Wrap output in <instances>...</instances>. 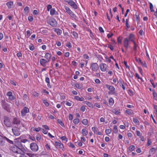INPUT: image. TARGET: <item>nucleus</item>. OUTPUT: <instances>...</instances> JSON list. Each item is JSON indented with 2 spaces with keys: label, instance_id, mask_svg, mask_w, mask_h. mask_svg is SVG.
Wrapping results in <instances>:
<instances>
[{
  "label": "nucleus",
  "instance_id": "1",
  "mask_svg": "<svg viewBox=\"0 0 157 157\" xmlns=\"http://www.w3.org/2000/svg\"><path fill=\"white\" fill-rule=\"evenodd\" d=\"M105 86L106 88L109 90L108 92V94L109 95L117 96V94L115 91V88L113 86L106 84Z\"/></svg>",
  "mask_w": 157,
  "mask_h": 157
},
{
  "label": "nucleus",
  "instance_id": "2",
  "mask_svg": "<svg viewBox=\"0 0 157 157\" xmlns=\"http://www.w3.org/2000/svg\"><path fill=\"white\" fill-rule=\"evenodd\" d=\"M10 150H11L14 153H16L17 157V155H19L20 154L22 153H24L22 151L17 145H13L10 147Z\"/></svg>",
  "mask_w": 157,
  "mask_h": 157
},
{
  "label": "nucleus",
  "instance_id": "3",
  "mask_svg": "<svg viewBox=\"0 0 157 157\" xmlns=\"http://www.w3.org/2000/svg\"><path fill=\"white\" fill-rule=\"evenodd\" d=\"M90 68L93 72H100L99 66L97 63H91Z\"/></svg>",
  "mask_w": 157,
  "mask_h": 157
},
{
  "label": "nucleus",
  "instance_id": "4",
  "mask_svg": "<svg viewBox=\"0 0 157 157\" xmlns=\"http://www.w3.org/2000/svg\"><path fill=\"white\" fill-rule=\"evenodd\" d=\"M47 23L52 27H56L57 25V22L53 18H50L47 20Z\"/></svg>",
  "mask_w": 157,
  "mask_h": 157
},
{
  "label": "nucleus",
  "instance_id": "5",
  "mask_svg": "<svg viewBox=\"0 0 157 157\" xmlns=\"http://www.w3.org/2000/svg\"><path fill=\"white\" fill-rule=\"evenodd\" d=\"M2 106V108L8 112L10 111V105L5 102V101L2 100L1 102Z\"/></svg>",
  "mask_w": 157,
  "mask_h": 157
},
{
  "label": "nucleus",
  "instance_id": "6",
  "mask_svg": "<svg viewBox=\"0 0 157 157\" xmlns=\"http://www.w3.org/2000/svg\"><path fill=\"white\" fill-rule=\"evenodd\" d=\"M64 8L67 13L71 17L75 19L77 17L76 15L67 6H65Z\"/></svg>",
  "mask_w": 157,
  "mask_h": 157
},
{
  "label": "nucleus",
  "instance_id": "7",
  "mask_svg": "<svg viewBox=\"0 0 157 157\" xmlns=\"http://www.w3.org/2000/svg\"><path fill=\"white\" fill-rule=\"evenodd\" d=\"M30 148L33 152H36L39 149L38 146L36 144L32 143L30 144Z\"/></svg>",
  "mask_w": 157,
  "mask_h": 157
},
{
  "label": "nucleus",
  "instance_id": "8",
  "mask_svg": "<svg viewBox=\"0 0 157 157\" xmlns=\"http://www.w3.org/2000/svg\"><path fill=\"white\" fill-rule=\"evenodd\" d=\"M49 62L44 58H41L40 59V65L43 67H46L48 64Z\"/></svg>",
  "mask_w": 157,
  "mask_h": 157
},
{
  "label": "nucleus",
  "instance_id": "9",
  "mask_svg": "<svg viewBox=\"0 0 157 157\" xmlns=\"http://www.w3.org/2000/svg\"><path fill=\"white\" fill-rule=\"evenodd\" d=\"M4 119V123L6 126L8 127H10L11 123L10 121L9 118L7 117H5Z\"/></svg>",
  "mask_w": 157,
  "mask_h": 157
},
{
  "label": "nucleus",
  "instance_id": "10",
  "mask_svg": "<svg viewBox=\"0 0 157 157\" xmlns=\"http://www.w3.org/2000/svg\"><path fill=\"white\" fill-rule=\"evenodd\" d=\"M16 144L18 147L24 153H25L26 150L22 145L21 141H17L16 142Z\"/></svg>",
  "mask_w": 157,
  "mask_h": 157
},
{
  "label": "nucleus",
  "instance_id": "11",
  "mask_svg": "<svg viewBox=\"0 0 157 157\" xmlns=\"http://www.w3.org/2000/svg\"><path fill=\"white\" fill-rule=\"evenodd\" d=\"M100 70L102 72H105L106 71L107 65L106 63H101L99 65Z\"/></svg>",
  "mask_w": 157,
  "mask_h": 157
},
{
  "label": "nucleus",
  "instance_id": "12",
  "mask_svg": "<svg viewBox=\"0 0 157 157\" xmlns=\"http://www.w3.org/2000/svg\"><path fill=\"white\" fill-rule=\"evenodd\" d=\"M12 131L13 134L16 136L20 135L21 133L19 128H12Z\"/></svg>",
  "mask_w": 157,
  "mask_h": 157
},
{
  "label": "nucleus",
  "instance_id": "13",
  "mask_svg": "<svg viewBox=\"0 0 157 157\" xmlns=\"http://www.w3.org/2000/svg\"><path fill=\"white\" fill-rule=\"evenodd\" d=\"M29 112V109L27 107H25L21 111V115L22 116H25L26 115V113Z\"/></svg>",
  "mask_w": 157,
  "mask_h": 157
},
{
  "label": "nucleus",
  "instance_id": "14",
  "mask_svg": "<svg viewBox=\"0 0 157 157\" xmlns=\"http://www.w3.org/2000/svg\"><path fill=\"white\" fill-rule=\"evenodd\" d=\"M128 39L129 41H130L132 42V43L135 42V35L132 33H130L128 36Z\"/></svg>",
  "mask_w": 157,
  "mask_h": 157
},
{
  "label": "nucleus",
  "instance_id": "15",
  "mask_svg": "<svg viewBox=\"0 0 157 157\" xmlns=\"http://www.w3.org/2000/svg\"><path fill=\"white\" fill-rule=\"evenodd\" d=\"M52 54L51 53L47 52L45 53L44 56V59L48 60L49 62L51 59Z\"/></svg>",
  "mask_w": 157,
  "mask_h": 157
},
{
  "label": "nucleus",
  "instance_id": "16",
  "mask_svg": "<svg viewBox=\"0 0 157 157\" xmlns=\"http://www.w3.org/2000/svg\"><path fill=\"white\" fill-rule=\"evenodd\" d=\"M129 41L128 40V38H125L123 40V44L124 47L126 49H127L129 46Z\"/></svg>",
  "mask_w": 157,
  "mask_h": 157
},
{
  "label": "nucleus",
  "instance_id": "17",
  "mask_svg": "<svg viewBox=\"0 0 157 157\" xmlns=\"http://www.w3.org/2000/svg\"><path fill=\"white\" fill-rule=\"evenodd\" d=\"M68 4L75 9H77L78 8L77 5L72 0L68 3Z\"/></svg>",
  "mask_w": 157,
  "mask_h": 157
},
{
  "label": "nucleus",
  "instance_id": "18",
  "mask_svg": "<svg viewBox=\"0 0 157 157\" xmlns=\"http://www.w3.org/2000/svg\"><path fill=\"white\" fill-rule=\"evenodd\" d=\"M21 121L19 118H14L13 120V123L14 124L18 125L20 123Z\"/></svg>",
  "mask_w": 157,
  "mask_h": 157
},
{
  "label": "nucleus",
  "instance_id": "19",
  "mask_svg": "<svg viewBox=\"0 0 157 157\" xmlns=\"http://www.w3.org/2000/svg\"><path fill=\"white\" fill-rule=\"evenodd\" d=\"M54 31L58 36L60 35L62 33V30L59 28H55L54 29Z\"/></svg>",
  "mask_w": 157,
  "mask_h": 157
},
{
  "label": "nucleus",
  "instance_id": "20",
  "mask_svg": "<svg viewBox=\"0 0 157 157\" xmlns=\"http://www.w3.org/2000/svg\"><path fill=\"white\" fill-rule=\"evenodd\" d=\"M70 33L75 39H77L78 38V34L75 31H71Z\"/></svg>",
  "mask_w": 157,
  "mask_h": 157
},
{
  "label": "nucleus",
  "instance_id": "21",
  "mask_svg": "<svg viewBox=\"0 0 157 157\" xmlns=\"http://www.w3.org/2000/svg\"><path fill=\"white\" fill-rule=\"evenodd\" d=\"M6 5L9 9H11L13 7V2L12 1L8 2L6 3Z\"/></svg>",
  "mask_w": 157,
  "mask_h": 157
},
{
  "label": "nucleus",
  "instance_id": "22",
  "mask_svg": "<svg viewBox=\"0 0 157 157\" xmlns=\"http://www.w3.org/2000/svg\"><path fill=\"white\" fill-rule=\"evenodd\" d=\"M50 14L51 15L53 16L54 15H58V13L55 10V8H52L50 10Z\"/></svg>",
  "mask_w": 157,
  "mask_h": 157
},
{
  "label": "nucleus",
  "instance_id": "23",
  "mask_svg": "<svg viewBox=\"0 0 157 157\" xmlns=\"http://www.w3.org/2000/svg\"><path fill=\"white\" fill-rule=\"evenodd\" d=\"M5 144V140L4 137H0V146H4Z\"/></svg>",
  "mask_w": 157,
  "mask_h": 157
},
{
  "label": "nucleus",
  "instance_id": "24",
  "mask_svg": "<svg viewBox=\"0 0 157 157\" xmlns=\"http://www.w3.org/2000/svg\"><path fill=\"white\" fill-rule=\"evenodd\" d=\"M55 145L57 147L63 149L64 148L63 144L59 142H56Z\"/></svg>",
  "mask_w": 157,
  "mask_h": 157
},
{
  "label": "nucleus",
  "instance_id": "25",
  "mask_svg": "<svg viewBox=\"0 0 157 157\" xmlns=\"http://www.w3.org/2000/svg\"><path fill=\"white\" fill-rule=\"evenodd\" d=\"M45 81L47 83L48 87L49 88H51V86L50 83V79L48 77H46L45 78Z\"/></svg>",
  "mask_w": 157,
  "mask_h": 157
},
{
  "label": "nucleus",
  "instance_id": "26",
  "mask_svg": "<svg viewBox=\"0 0 157 157\" xmlns=\"http://www.w3.org/2000/svg\"><path fill=\"white\" fill-rule=\"evenodd\" d=\"M74 99L78 101H84L85 100L84 98L83 97H80L78 96H75L74 97Z\"/></svg>",
  "mask_w": 157,
  "mask_h": 157
},
{
  "label": "nucleus",
  "instance_id": "27",
  "mask_svg": "<svg viewBox=\"0 0 157 157\" xmlns=\"http://www.w3.org/2000/svg\"><path fill=\"white\" fill-rule=\"evenodd\" d=\"M133 49L134 51L135 54L137 52V48L138 47V45L136 43V42L133 43Z\"/></svg>",
  "mask_w": 157,
  "mask_h": 157
},
{
  "label": "nucleus",
  "instance_id": "28",
  "mask_svg": "<svg viewBox=\"0 0 157 157\" xmlns=\"http://www.w3.org/2000/svg\"><path fill=\"white\" fill-rule=\"evenodd\" d=\"M114 101L113 99L111 97L109 98V103L110 106H112L114 103Z\"/></svg>",
  "mask_w": 157,
  "mask_h": 157
},
{
  "label": "nucleus",
  "instance_id": "29",
  "mask_svg": "<svg viewBox=\"0 0 157 157\" xmlns=\"http://www.w3.org/2000/svg\"><path fill=\"white\" fill-rule=\"evenodd\" d=\"M135 16L136 18V21L138 23L140 22V21L139 15L138 14V13L137 12H136L135 14Z\"/></svg>",
  "mask_w": 157,
  "mask_h": 157
},
{
  "label": "nucleus",
  "instance_id": "30",
  "mask_svg": "<svg viewBox=\"0 0 157 157\" xmlns=\"http://www.w3.org/2000/svg\"><path fill=\"white\" fill-rule=\"evenodd\" d=\"M112 112L115 115H117L119 114L121 112L120 110H117L115 109H113L112 110Z\"/></svg>",
  "mask_w": 157,
  "mask_h": 157
},
{
  "label": "nucleus",
  "instance_id": "31",
  "mask_svg": "<svg viewBox=\"0 0 157 157\" xmlns=\"http://www.w3.org/2000/svg\"><path fill=\"white\" fill-rule=\"evenodd\" d=\"M29 8L28 6H26L24 10V13L25 14H27L29 13Z\"/></svg>",
  "mask_w": 157,
  "mask_h": 157
},
{
  "label": "nucleus",
  "instance_id": "32",
  "mask_svg": "<svg viewBox=\"0 0 157 157\" xmlns=\"http://www.w3.org/2000/svg\"><path fill=\"white\" fill-rule=\"evenodd\" d=\"M83 103L86 104L90 107H93V104L90 102L87 101H84Z\"/></svg>",
  "mask_w": 157,
  "mask_h": 157
},
{
  "label": "nucleus",
  "instance_id": "33",
  "mask_svg": "<svg viewBox=\"0 0 157 157\" xmlns=\"http://www.w3.org/2000/svg\"><path fill=\"white\" fill-rule=\"evenodd\" d=\"M135 148V146L134 145H132L130 146L128 148V151L131 152L134 150Z\"/></svg>",
  "mask_w": 157,
  "mask_h": 157
},
{
  "label": "nucleus",
  "instance_id": "34",
  "mask_svg": "<svg viewBox=\"0 0 157 157\" xmlns=\"http://www.w3.org/2000/svg\"><path fill=\"white\" fill-rule=\"evenodd\" d=\"M135 76L136 78H137L138 79H140L141 80V82H144V80L142 78L140 77L139 75L137 73H135Z\"/></svg>",
  "mask_w": 157,
  "mask_h": 157
},
{
  "label": "nucleus",
  "instance_id": "35",
  "mask_svg": "<svg viewBox=\"0 0 157 157\" xmlns=\"http://www.w3.org/2000/svg\"><path fill=\"white\" fill-rule=\"evenodd\" d=\"M23 137L22 136H21L19 138V139H20V141L21 143H25L28 141V140L26 139H22V138Z\"/></svg>",
  "mask_w": 157,
  "mask_h": 157
},
{
  "label": "nucleus",
  "instance_id": "36",
  "mask_svg": "<svg viewBox=\"0 0 157 157\" xmlns=\"http://www.w3.org/2000/svg\"><path fill=\"white\" fill-rule=\"evenodd\" d=\"M125 113L129 115H133L134 114L132 110L129 109L126 110Z\"/></svg>",
  "mask_w": 157,
  "mask_h": 157
},
{
  "label": "nucleus",
  "instance_id": "37",
  "mask_svg": "<svg viewBox=\"0 0 157 157\" xmlns=\"http://www.w3.org/2000/svg\"><path fill=\"white\" fill-rule=\"evenodd\" d=\"M75 87L77 89H80L82 88V86L80 85L78 83H76V84H75Z\"/></svg>",
  "mask_w": 157,
  "mask_h": 157
},
{
  "label": "nucleus",
  "instance_id": "38",
  "mask_svg": "<svg viewBox=\"0 0 157 157\" xmlns=\"http://www.w3.org/2000/svg\"><path fill=\"white\" fill-rule=\"evenodd\" d=\"M133 120L134 123H135L136 124H139V121L137 119L134 117L133 118Z\"/></svg>",
  "mask_w": 157,
  "mask_h": 157
},
{
  "label": "nucleus",
  "instance_id": "39",
  "mask_svg": "<svg viewBox=\"0 0 157 157\" xmlns=\"http://www.w3.org/2000/svg\"><path fill=\"white\" fill-rule=\"evenodd\" d=\"M129 19H127L125 21V25L126 26V29H128L130 28V25L128 23Z\"/></svg>",
  "mask_w": 157,
  "mask_h": 157
},
{
  "label": "nucleus",
  "instance_id": "40",
  "mask_svg": "<svg viewBox=\"0 0 157 157\" xmlns=\"http://www.w3.org/2000/svg\"><path fill=\"white\" fill-rule=\"evenodd\" d=\"M82 132L83 135L84 136H86L88 133V131L84 128L82 129Z\"/></svg>",
  "mask_w": 157,
  "mask_h": 157
},
{
  "label": "nucleus",
  "instance_id": "41",
  "mask_svg": "<svg viewBox=\"0 0 157 157\" xmlns=\"http://www.w3.org/2000/svg\"><path fill=\"white\" fill-rule=\"evenodd\" d=\"M32 95L35 97H37L39 96V94L35 91L33 92L32 93Z\"/></svg>",
  "mask_w": 157,
  "mask_h": 157
},
{
  "label": "nucleus",
  "instance_id": "42",
  "mask_svg": "<svg viewBox=\"0 0 157 157\" xmlns=\"http://www.w3.org/2000/svg\"><path fill=\"white\" fill-rule=\"evenodd\" d=\"M156 151V149L154 147L152 148L149 151V152L151 154H155Z\"/></svg>",
  "mask_w": 157,
  "mask_h": 157
},
{
  "label": "nucleus",
  "instance_id": "43",
  "mask_svg": "<svg viewBox=\"0 0 157 157\" xmlns=\"http://www.w3.org/2000/svg\"><path fill=\"white\" fill-rule=\"evenodd\" d=\"M60 98L61 100H64L65 99L66 97L64 93H62L60 94Z\"/></svg>",
  "mask_w": 157,
  "mask_h": 157
},
{
  "label": "nucleus",
  "instance_id": "44",
  "mask_svg": "<svg viewBox=\"0 0 157 157\" xmlns=\"http://www.w3.org/2000/svg\"><path fill=\"white\" fill-rule=\"evenodd\" d=\"M140 63L143 67H144L146 68H147V66L145 61H144V62L142 61Z\"/></svg>",
  "mask_w": 157,
  "mask_h": 157
},
{
  "label": "nucleus",
  "instance_id": "45",
  "mask_svg": "<svg viewBox=\"0 0 157 157\" xmlns=\"http://www.w3.org/2000/svg\"><path fill=\"white\" fill-rule=\"evenodd\" d=\"M82 124L85 125H87L88 124V120L85 119H83L82 120Z\"/></svg>",
  "mask_w": 157,
  "mask_h": 157
},
{
  "label": "nucleus",
  "instance_id": "46",
  "mask_svg": "<svg viewBox=\"0 0 157 157\" xmlns=\"http://www.w3.org/2000/svg\"><path fill=\"white\" fill-rule=\"evenodd\" d=\"M49 128H44L42 129V132L44 134H47L48 133L47 130H49Z\"/></svg>",
  "mask_w": 157,
  "mask_h": 157
},
{
  "label": "nucleus",
  "instance_id": "47",
  "mask_svg": "<svg viewBox=\"0 0 157 157\" xmlns=\"http://www.w3.org/2000/svg\"><path fill=\"white\" fill-rule=\"evenodd\" d=\"M96 73L94 75V76L98 78H100L101 75L100 74V72H96Z\"/></svg>",
  "mask_w": 157,
  "mask_h": 157
},
{
  "label": "nucleus",
  "instance_id": "48",
  "mask_svg": "<svg viewBox=\"0 0 157 157\" xmlns=\"http://www.w3.org/2000/svg\"><path fill=\"white\" fill-rule=\"evenodd\" d=\"M5 140H6L7 142H8L9 143L11 144H13V142L9 139L8 138H7L6 137H4Z\"/></svg>",
  "mask_w": 157,
  "mask_h": 157
},
{
  "label": "nucleus",
  "instance_id": "49",
  "mask_svg": "<svg viewBox=\"0 0 157 157\" xmlns=\"http://www.w3.org/2000/svg\"><path fill=\"white\" fill-rule=\"evenodd\" d=\"M79 119L78 118H76L75 119L73 120V123L75 124H77L79 122Z\"/></svg>",
  "mask_w": 157,
  "mask_h": 157
},
{
  "label": "nucleus",
  "instance_id": "50",
  "mask_svg": "<svg viewBox=\"0 0 157 157\" xmlns=\"http://www.w3.org/2000/svg\"><path fill=\"white\" fill-rule=\"evenodd\" d=\"M43 103L46 106L48 107L49 106V103L46 100H43Z\"/></svg>",
  "mask_w": 157,
  "mask_h": 157
},
{
  "label": "nucleus",
  "instance_id": "51",
  "mask_svg": "<svg viewBox=\"0 0 157 157\" xmlns=\"http://www.w3.org/2000/svg\"><path fill=\"white\" fill-rule=\"evenodd\" d=\"M41 136L39 134H37L36 136V139L38 141H40L41 140Z\"/></svg>",
  "mask_w": 157,
  "mask_h": 157
},
{
  "label": "nucleus",
  "instance_id": "52",
  "mask_svg": "<svg viewBox=\"0 0 157 157\" xmlns=\"http://www.w3.org/2000/svg\"><path fill=\"white\" fill-rule=\"evenodd\" d=\"M26 154L30 157H34L36 155L35 154L30 153H26Z\"/></svg>",
  "mask_w": 157,
  "mask_h": 157
},
{
  "label": "nucleus",
  "instance_id": "53",
  "mask_svg": "<svg viewBox=\"0 0 157 157\" xmlns=\"http://www.w3.org/2000/svg\"><path fill=\"white\" fill-rule=\"evenodd\" d=\"M108 48H109L110 49V50L111 51H113V49H114L113 46L111 44H108Z\"/></svg>",
  "mask_w": 157,
  "mask_h": 157
},
{
  "label": "nucleus",
  "instance_id": "54",
  "mask_svg": "<svg viewBox=\"0 0 157 157\" xmlns=\"http://www.w3.org/2000/svg\"><path fill=\"white\" fill-rule=\"evenodd\" d=\"M149 7L151 12H154V11L153 10V6L152 3H150Z\"/></svg>",
  "mask_w": 157,
  "mask_h": 157
},
{
  "label": "nucleus",
  "instance_id": "55",
  "mask_svg": "<svg viewBox=\"0 0 157 157\" xmlns=\"http://www.w3.org/2000/svg\"><path fill=\"white\" fill-rule=\"evenodd\" d=\"M150 82L151 84L153 86L154 88H155L156 87V85L154 84V81L153 79H151L150 80Z\"/></svg>",
  "mask_w": 157,
  "mask_h": 157
},
{
  "label": "nucleus",
  "instance_id": "56",
  "mask_svg": "<svg viewBox=\"0 0 157 157\" xmlns=\"http://www.w3.org/2000/svg\"><path fill=\"white\" fill-rule=\"evenodd\" d=\"M124 63L125 66L126 68H128L129 70H130V67L129 66L127 65V62L126 61H124Z\"/></svg>",
  "mask_w": 157,
  "mask_h": 157
},
{
  "label": "nucleus",
  "instance_id": "57",
  "mask_svg": "<svg viewBox=\"0 0 157 157\" xmlns=\"http://www.w3.org/2000/svg\"><path fill=\"white\" fill-rule=\"evenodd\" d=\"M52 6L51 5H48L47 6V11H49V10H51L52 9Z\"/></svg>",
  "mask_w": 157,
  "mask_h": 157
},
{
  "label": "nucleus",
  "instance_id": "58",
  "mask_svg": "<svg viewBox=\"0 0 157 157\" xmlns=\"http://www.w3.org/2000/svg\"><path fill=\"white\" fill-rule=\"evenodd\" d=\"M16 97L15 96L12 95L11 96L9 97V99L11 100H13L15 99Z\"/></svg>",
  "mask_w": 157,
  "mask_h": 157
},
{
  "label": "nucleus",
  "instance_id": "59",
  "mask_svg": "<svg viewBox=\"0 0 157 157\" xmlns=\"http://www.w3.org/2000/svg\"><path fill=\"white\" fill-rule=\"evenodd\" d=\"M58 122L63 127L64 125V124L61 119H58Z\"/></svg>",
  "mask_w": 157,
  "mask_h": 157
},
{
  "label": "nucleus",
  "instance_id": "60",
  "mask_svg": "<svg viewBox=\"0 0 157 157\" xmlns=\"http://www.w3.org/2000/svg\"><path fill=\"white\" fill-rule=\"evenodd\" d=\"M105 132L107 134H109L111 133V130L110 129H107L105 130Z\"/></svg>",
  "mask_w": 157,
  "mask_h": 157
},
{
  "label": "nucleus",
  "instance_id": "61",
  "mask_svg": "<svg viewBox=\"0 0 157 157\" xmlns=\"http://www.w3.org/2000/svg\"><path fill=\"white\" fill-rule=\"evenodd\" d=\"M25 153H22V154H20L19 155H17V157H27L24 154Z\"/></svg>",
  "mask_w": 157,
  "mask_h": 157
},
{
  "label": "nucleus",
  "instance_id": "62",
  "mask_svg": "<svg viewBox=\"0 0 157 157\" xmlns=\"http://www.w3.org/2000/svg\"><path fill=\"white\" fill-rule=\"evenodd\" d=\"M151 140H150L149 139H147V146H148L150 145H151Z\"/></svg>",
  "mask_w": 157,
  "mask_h": 157
},
{
  "label": "nucleus",
  "instance_id": "63",
  "mask_svg": "<svg viewBox=\"0 0 157 157\" xmlns=\"http://www.w3.org/2000/svg\"><path fill=\"white\" fill-rule=\"evenodd\" d=\"M66 46L69 48H71L72 47V45L70 42L67 43L66 44Z\"/></svg>",
  "mask_w": 157,
  "mask_h": 157
},
{
  "label": "nucleus",
  "instance_id": "64",
  "mask_svg": "<svg viewBox=\"0 0 157 157\" xmlns=\"http://www.w3.org/2000/svg\"><path fill=\"white\" fill-rule=\"evenodd\" d=\"M95 82L97 84H100L101 83V81L99 79L97 78L95 80Z\"/></svg>",
  "mask_w": 157,
  "mask_h": 157
}]
</instances>
